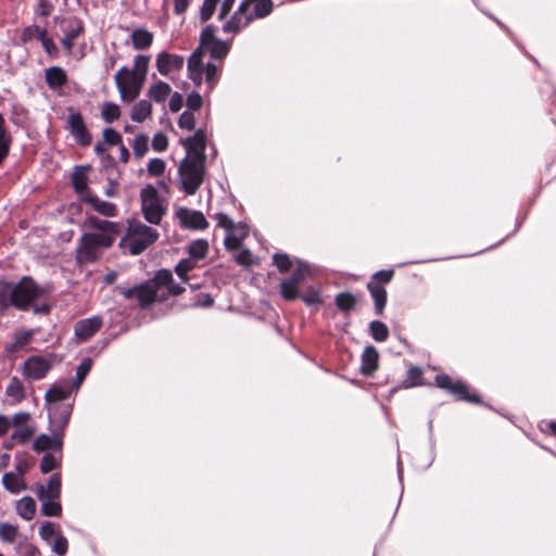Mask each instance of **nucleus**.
Listing matches in <instances>:
<instances>
[{"label":"nucleus","instance_id":"nucleus-1","mask_svg":"<svg viewBox=\"0 0 556 556\" xmlns=\"http://www.w3.org/2000/svg\"><path fill=\"white\" fill-rule=\"evenodd\" d=\"M87 224L98 232H88L80 237L76 249V260L79 264L98 261L102 250L111 248L119 233V226L113 222L91 216L88 217Z\"/></svg>","mask_w":556,"mask_h":556},{"label":"nucleus","instance_id":"nucleus-2","mask_svg":"<svg viewBox=\"0 0 556 556\" xmlns=\"http://www.w3.org/2000/svg\"><path fill=\"white\" fill-rule=\"evenodd\" d=\"M149 63L150 56L137 55L131 70L122 66L116 72L114 80L122 101L131 102L139 97L147 78Z\"/></svg>","mask_w":556,"mask_h":556},{"label":"nucleus","instance_id":"nucleus-3","mask_svg":"<svg viewBox=\"0 0 556 556\" xmlns=\"http://www.w3.org/2000/svg\"><path fill=\"white\" fill-rule=\"evenodd\" d=\"M205 157L186 155L178 168L180 188L187 194H194L204 180Z\"/></svg>","mask_w":556,"mask_h":556},{"label":"nucleus","instance_id":"nucleus-4","mask_svg":"<svg viewBox=\"0 0 556 556\" xmlns=\"http://www.w3.org/2000/svg\"><path fill=\"white\" fill-rule=\"evenodd\" d=\"M157 237L159 233L155 229L140 222H131L122 244L128 249L131 255H138L156 241Z\"/></svg>","mask_w":556,"mask_h":556},{"label":"nucleus","instance_id":"nucleus-5","mask_svg":"<svg viewBox=\"0 0 556 556\" xmlns=\"http://www.w3.org/2000/svg\"><path fill=\"white\" fill-rule=\"evenodd\" d=\"M204 52L197 49L188 60L189 78L200 86L202 83V75L205 74V81L208 89L212 90L218 80V74L222 71V64L216 62H203Z\"/></svg>","mask_w":556,"mask_h":556},{"label":"nucleus","instance_id":"nucleus-6","mask_svg":"<svg viewBox=\"0 0 556 556\" xmlns=\"http://www.w3.org/2000/svg\"><path fill=\"white\" fill-rule=\"evenodd\" d=\"M117 290L126 299H136L141 308L149 307L155 301L163 302L166 300V294L160 292L155 276L140 285L132 288H121Z\"/></svg>","mask_w":556,"mask_h":556},{"label":"nucleus","instance_id":"nucleus-7","mask_svg":"<svg viewBox=\"0 0 556 556\" xmlns=\"http://www.w3.org/2000/svg\"><path fill=\"white\" fill-rule=\"evenodd\" d=\"M42 293L43 290L31 279L24 278L11 291L10 302L18 309H26L35 300L39 299Z\"/></svg>","mask_w":556,"mask_h":556},{"label":"nucleus","instance_id":"nucleus-8","mask_svg":"<svg viewBox=\"0 0 556 556\" xmlns=\"http://www.w3.org/2000/svg\"><path fill=\"white\" fill-rule=\"evenodd\" d=\"M141 210L144 218L154 225H159L165 214L159 193L153 186H147L140 192Z\"/></svg>","mask_w":556,"mask_h":556},{"label":"nucleus","instance_id":"nucleus-9","mask_svg":"<svg viewBox=\"0 0 556 556\" xmlns=\"http://www.w3.org/2000/svg\"><path fill=\"white\" fill-rule=\"evenodd\" d=\"M216 28L212 25L206 26L200 36V49L201 51L207 50L216 63L222 64V60L228 54L230 50V43L228 41L220 40L215 36Z\"/></svg>","mask_w":556,"mask_h":556},{"label":"nucleus","instance_id":"nucleus-10","mask_svg":"<svg viewBox=\"0 0 556 556\" xmlns=\"http://www.w3.org/2000/svg\"><path fill=\"white\" fill-rule=\"evenodd\" d=\"M274 3L271 0H243L239 5V13H244L247 21L255 18H264L273 11Z\"/></svg>","mask_w":556,"mask_h":556},{"label":"nucleus","instance_id":"nucleus-11","mask_svg":"<svg viewBox=\"0 0 556 556\" xmlns=\"http://www.w3.org/2000/svg\"><path fill=\"white\" fill-rule=\"evenodd\" d=\"M66 127L79 144L89 146L91 143V135L86 127L81 113L70 110Z\"/></svg>","mask_w":556,"mask_h":556},{"label":"nucleus","instance_id":"nucleus-12","mask_svg":"<svg viewBox=\"0 0 556 556\" xmlns=\"http://www.w3.org/2000/svg\"><path fill=\"white\" fill-rule=\"evenodd\" d=\"M72 414L70 404H54L49 407V420L52 432H59L63 435Z\"/></svg>","mask_w":556,"mask_h":556},{"label":"nucleus","instance_id":"nucleus-13","mask_svg":"<svg viewBox=\"0 0 556 556\" xmlns=\"http://www.w3.org/2000/svg\"><path fill=\"white\" fill-rule=\"evenodd\" d=\"M51 369V362L42 356H31L23 366V374L30 380H40Z\"/></svg>","mask_w":556,"mask_h":556},{"label":"nucleus","instance_id":"nucleus-14","mask_svg":"<svg viewBox=\"0 0 556 556\" xmlns=\"http://www.w3.org/2000/svg\"><path fill=\"white\" fill-rule=\"evenodd\" d=\"M73 390H76L72 384V380H63L60 383L53 384L45 394L46 402L52 406L54 404H62L61 402L66 400Z\"/></svg>","mask_w":556,"mask_h":556},{"label":"nucleus","instance_id":"nucleus-15","mask_svg":"<svg viewBox=\"0 0 556 556\" xmlns=\"http://www.w3.org/2000/svg\"><path fill=\"white\" fill-rule=\"evenodd\" d=\"M184 63L182 56L167 52H161L156 58V68L163 76H167L174 71H180Z\"/></svg>","mask_w":556,"mask_h":556},{"label":"nucleus","instance_id":"nucleus-16","mask_svg":"<svg viewBox=\"0 0 556 556\" xmlns=\"http://www.w3.org/2000/svg\"><path fill=\"white\" fill-rule=\"evenodd\" d=\"M180 142L185 147L187 155L205 157L206 135L204 130L198 129L192 136L182 139Z\"/></svg>","mask_w":556,"mask_h":556},{"label":"nucleus","instance_id":"nucleus-17","mask_svg":"<svg viewBox=\"0 0 556 556\" xmlns=\"http://www.w3.org/2000/svg\"><path fill=\"white\" fill-rule=\"evenodd\" d=\"M63 447V435L59 432H52V435L40 434L36 438L33 443V448L36 452H45L48 450H54L61 453Z\"/></svg>","mask_w":556,"mask_h":556},{"label":"nucleus","instance_id":"nucleus-18","mask_svg":"<svg viewBox=\"0 0 556 556\" xmlns=\"http://www.w3.org/2000/svg\"><path fill=\"white\" fill-rule=\"evenodd\" d=\"M177 216L180 223L188 228L205 229L208 226L205 216L200 211H192L184 207L177 212Z\"/></svg>","mask_w":556,"mask_h":556},{"label":"nucleus","instance_id":"nucleus-19","mask_svg":"<svg viewBox=\"0 0 556 556\" xmlns=\"http://www.w3.org/2000/svg\"><path fill=\"white\" fill-rule=\"evenodd\" d=\"M102 326V318L93 316L81 319L75 325V334L80 341H86L92 337Z\"/></svg>","mask_w":556,"mask_h":556},{"label":"nucleus","instance_id":"nucleus-20","mask_svg":"<svg viewBox=\"0 0 556 556\" xmlns=\"http://www.w3.org/2000/svg\"><path fill=\"white\" fill-rule=\"evenodd\" d=\"M155 281L157 282L160 291L163 288L167 289V292H163L166 294V299L168 295H180L185 291L184 287L174 282L173 275L168 269H160L155 274Z\"/></svg>","mask_w":556,"mask_h":556},{"label":"nucleus","instance_id":"nucleus-21","mask_svg":"<svg viewBox=\"0 0 556 556\" xmlns=\"http://www.w3.org/2000/svg\"><path fill=\"white\" fill-rule=\"evenodd\" d=\"M249 236V228L245 224H233L225 238V247L229 251L240 248L243 240Z\"/></svg>","mask_w":556,"mask_h":556},{"label":"nucleus","instance_id":"nucleus-22","mask_svg":"<svg viewBox=\"0 0 556 556\" xmlns=\"http://www.w3.org/2000/svg\"><path fill=\"white\" fill-rule=\"evenodd\" d=\"M61 495V477L60 475H53L47 485L39 484L37 486V497L42 498H59Z\"/></svg>","mask_w":556,"mask_h":556},{"label":"nucleus","instance_id":"nucleus-23","mask_svg":"<svg viewBox=\"0 0 556 556\" xmlns=\"http://www.w3.org/2000/svg\"><path fill=\"white\" fill-rule=\"evenodd\" d=\"M84 33V25L80 21H71L67 28L64 30V36L61 40L63 48L71 53L74 47V41Z\"/></svg>","mask_w":556,"mask_h":556},{"label":"nucleus","instance_id":"nucleus-24","mask_svg":"<svg viewBox=\"0 0 556 556\" xmlns=\"http://www.w3.org/2000/svg\"><path fill=\"white\" fill-rule=\"evenodd\" d=\"M83 200L90 204L94 211H97L99 214L112 217L115 216L117 213L116 205L112 202H108L104 200L99 199L97 195L87 193Z\"/></svg>","mask_w":556,"mask_h":556},{"label":"nucleus","instance_id":"nucleus-25","mask_svg":"<svg viewBox=\"0 0 556 556\" xmlns=\"http://www.w3.org/2000/svg\"><path fill=\"white\" fill-rule=\"evenodd\" d=\"M379 354L374 346H366L362 354L361 372L365 376L372 375L378 368Z\"/></svg>","mask_w":556,"mask_h":556},{"label":"nucleus","instance_id":"nucleus-26","mask_svg":"<svg viewBox=\"0 0 556 556\" xmlns=\"http://www.w3.org/2000/svg\"><path fill=\"white\" fill-rule=\"evenodd\" d=\"M67 80L65 71L60 66H52L46 70V81L51 89L62 88Z\"/></svg>","mask_w":556,"mask_h":556},{"label":"nucleus","instance_id":"nucleus-27","mask_svg":"<svg viewBox=\"0 0 556 556\" xmlns=\"http://www.w3.org/2000/svg\"><path fill=\"white\" fill-rule=\"evenodd\" d=\"M5 396L11 404H17L25 399V390L22 381L13 377L5 389Z\"/></svg>","mask_w":556,"mask_h":556},{"label":"nucleus","instance_id":"nucleus-28","mask_svg":"<svg viewBox=\"0 0 556 556\" xmlns=\"http://www.w3.org/2000/svg\"><path fill=\"white\" fill-rule=\"evenodd\" d=\"M367 288L375 302L376 313L381 315L387 303V290L379 283H368Z\"/></svg>","mask_w":556,"mask_h":556},{"label":"nucleus","instance_id":"nucleus-29","mask_svg":"<svg viewBox=\"0 0 556 556\" xmlns=\"http://www.w3.org/2000/svg\"><path fill=\"white\" fill-rule=\"evenodd\" d=\"M250 21H247L244 13H239V9L233 13L230 20H228L224 26L223 31L225 34H238L241 29L247 27Z\"/></svg>","mask_w":556,"mask_h":556},{"label":"nucleus","instance_id":"nucleus-30","mask_svg":"<svg viewBox=\"0 0 556 556\" xmlns=\"http://www.w3.org/2000/svg\"><path fill=\"white\" fill-rule=\"evenodd\" d=\"M2 483L4 488L13 494H17L27 488L24 478L20 475H15L14 472L4 473L2 477Z\"/></svg>","mask_w":556,"mask_h":556},{"label":"nucleus","instance_id":"nucleus-31","mask_svg":"<svg viewBox=\"0 0 556 556\" xmlns=\"http://www.w3.org/2000/svg\"><path fill=\"white\" fill-rule=\"evenodd\" d=\"M153 41V34L147 29H135L131 34L132 47L136 50H143L149 48Z\"/></svg>","mask_w":556,"mask_h":556},{"label":"nucleus","instance_id":"nucleus-32","mask_svg":"<svg viewBox=\"0 0 556 556\" xmlns=\"http://www.w3.org/2000/svg\"><path fill=\"white\" fill-rule=\"evenodd\" d=\"M172 88L167 83L159 80L150 86L148 96L155 102H164L170 94Z\"/></svg>","mask_w":556,"mask_h":556},{"label":"nucleus","instance_id":"nucleus-33","mask_svg":"<svg viewBox=\"0 0 556 556\" xmlns=\"http://www.w3.org/2000/svg\"><path fill=\"white\" fill-rule=\"evenodd\" d=\"M152 114V105L147 100L137 102L130 112V118L136 123H142Z\"/></svg>","mask_w":556,"mask_h":556},{"label":"nucleus","instance_id":"nucleus-34","mask_svg":"<svg viewBox=\"0 0 556 556\" xmlns=\"http://www.w3.org/2000/svg\"><path fill=\"white\" fill-rule=\"evenodd\" d=\"M17 514L25 520H31L36 514V503L30 496L22 497L16 504Z\"/></svg>","mask_w":556,"mask_h":556},{"label":"nucleus","instance_id":"nucleus-35","mask_svg":"<svg viewBox=\"0 0 556 556\" xmlns=\"http://www.w3.org/2000/svg\"><path fill=\"white\" fill-rule=\"evenodd\" d=\"M208 252V242L204 239H198L192 241L188 247V253L190 257L197 261L203 260Z\"/></svg>","mask_w":556,"mask_h":556},{"label":"nucleus","instance_id":"nucleus-36","mask_svg":"<svg viewBox=\"0 0 556 556\" xmlns=\"http://www.w3.org/2000/svg\"><path fill=\"white\" fill-rule=\"evenodd\" d=\"M198 261L193 257H187L181 260L176 266L175 271L178 277L184 281L188 282L189 276L188 273L197 267Z\"/></svg>","mask_w":556,"mask_h":556},{"label":"nucleus","instance_id":"nucleus-37","mask_svg":"<svg viewBox=\"0 0 556 556\" xmlns=\"http://www.w3.org/2000/svg\"><path fill=\"white\" fill-rule=\"evenodd\" d=\"M450 392L456 395L459 400L472 403L479 402V396L476 394H470L468 387L462 381H455Z\"/></svg>","mask_w":556,"mask_h":556},{"label":"nucleus","instance_id":"nucleus-38","mask_svg":"<svg viewBox=\"0 0 556 556\" xmlns=\"http://www.w3.org/2000/svg\"><path fill=\"white\" fill-rule=\"evenodd\" d=\"M72 184L75 191L79 193L83 198L87 193H90L88 191L87 176L83 170L77 169L72 174Z\"/></svg>","mask_w":556,"mask_h":556},{"label":"nucleus","instance_id":"nucleus-39","mask_svg":"<svg viewBox=\"0 0 556 556\" xmlns=\"http://www.w3.org/2000/svg\"><path fill=\"white\" fill-rule=\"evenodd\" d=\"M62 452L59 455L47 453L42 456L40 462V470L43 473H48L54 469H56L61 464Z\"/></svg>","mask_w":556,"mask_h":556},{"label":"nucleus","instance_id":"nucleus-40","mask_svg":"<svg viewBox=\"0 0 556 556\" xmlns=\"http://www.w3.org/2000/svg\"><path fill=\"white\" fill-rule=\"evenodd\" d=\"M59 498H42L41 501V513L45 516L59 517L62 514V506Z\"/></svg>","mask_w":556,"mask_h":556},{"label":"nucleus","instance_id":"nucleus-41","mask_svg":"<svg viewBox=\"0 0 556 556\" xmlns=\"http://www.w3.org/2000/svg\"><path fill=\"white\" fill-rule=\"evenodd\" d=\"M101 117L106 123H112L121 117V109L116 103L104 102L101 108Z\"/></svg>","mask_w":556,"mask_h":556},{"label":"nucleus","instance_id":"nucleus-42","mask_svg":"<svg viewBox=\"0 0 556 556\" xmlns=\"http://www.w3.org/2000/svg\"><path fill=\"white\" fill-rule=\"evenodd\" d=\"M369 331H370V334L374 338V340H376L378 342H383L389 337L388 327L386 326V324H383L380 320L371 321L369 325Z\"/></svg>","mask_w":556,"mask_h":556},{"label":"nucleus","instance_id":"nucleus-43","mask_svg":"<svg viewBox=\"0 0 556 556\" xmlns=\"http://www.w3.org/2000/svg\"><path fill=\"white\" fill-rule=\"evenodd\" d=\"M91 366H92V361L89 357L84 358L81 361V363L78 365L77 370H76L75 381H72V384L75 387L76 390L83 383L84 379L90 371Z\"/></svg>","mask_w":556,"mask_h":556},{"label":"nucleus","instance_id":"nucleus-44","mask_svg":"<svg viewBox=\"0 0 556 556\" xmlns=\"http://www.w3.org/2000/svg\"><path fill=\"white\" fill-rule=\"evenodd\" d=\"M356 304V298L350 292L339 293L336 296V305L340 311L349 312Z\"/></svg>","mask_w":556,"mask_h":556},{"label":"nucleus","instance_id":"nucleus-45","mask_svg":"<svg viewBox=\"0 0 556 556\" xmlns=\"http://www.w3.org/2000/svg\"><path fill=\"white\" fill-rule=\"evenodd\" d=\"M299 285L290 281L289 279H285L280 283V293L282 298L287 301H291L298 298L299 295Z\"/></svg>","mask_w":556,"mask_h":556},{"label":"nucleus","instance_id":"nucleus-46","mask_svg":"<svg viewBox=\"0 0 556 556\" xmlns=\"http://www.w3.org/2000/svg\"><path fill=\"white\" fill-rule=\"evenodd\" d=\"M35 433V427L30 425H26L20 428H16L12 433V440L18 443L27 442Z\"/></svg>","mask_w":556,"mask_h":556},{"label":"nucleus","instance_id":"nucleus-47","mask_svg":"<svg viewBox=\"0 0 556 556\" xmlns=\"http://www.w3.org/2000/svg\"><path fill=\"white\" fill-rule=\"evenodd\" d=\"M149 149V138L146 135H138L134 139L132 150L137 157H142Z\"/></svg>","mask_w":556,"mask_h":556},{"label":"nucleus","instance_id":"nucleus-48","mask_svg":"<svg viewBox=\"0 0 556 556\" xmlns=\"http://www.w3.org/2000/svg\"><path fill=\"white\" fill-rule=\"evenodd\" d=\"M17 527L11 523L0 525V539L7 543H13L17 536Z\"/></svg>","mask_w":556,"mask_h":556},{"label":"nucleus","instance_id":"nucleus-49","mask_svg":"<svg viewBox=\"0 0 556 556\" xmlns=\"http://www.w3.org/2000/svg\"><path fill=\"white\" fill-rule=\"evenodd\" d=\"M46 34H47V31H46L45 28H41L38 25H30V26H28V27H26L24 29L23 35H22V39L24 41H28V40H31V39L41 40V39H43V36Z\"/></svg>","mask_w":556,"mask_h":556},{"label":"nucleus","instance_id":"nucleus-50","mask_svg":"<svg viewBox=\"0 0 556 556\" xmlns=\"http://www.w3.org/2000/svg\"><path fill=\"white\" fill-rule=\"evenodd\" d=\"M219 1L220 0H204L200 9V18L202 22H206L213 16Z\"/></svg>","mask_w":556,"mask_h":556},{"label":"nucleus","instance_id":"nucleus-51","mask_svg":"<svg viewBox=\"0 0 556 556\" xmlns=\"http://www.w3.org/2000/svg\"><path fill=\"white\" fill-rule=\"evenodd\" d=\"M178 126L182 129L192 130L195 126V118L192 111H185L180 114Z\"/></svg>","mask_w":556,"mask_h":556},{"label":"nucleus","instance_id":"nucleus-52","mask_svg":"<svg viewBox=\"0 0 556 556\" xmlns=\"http://www.w3.org/2000/svg\"><path fill=\"white\" fill-rule=\"evenodd\" d=\"M307 274H308V266L306 264L299 262L298 267L294 269L291 277L288 279L300 286V283L305 280Z\"/></svg>","mask_w":556,"mask_h":556},{"label":"nucleus","instance_id":"nucleus-53","mask_svg":"<svg viewBox=\"0 0 556 556\" xmlns=\"http://www.w3.org/2000/svg\"><path fill=\"white\" fill-rule=\"evenodd\" d=\"M103 140L110 146H119L122 143V136L113 128H105L103 130Z\"/></svg>","mask_w":556,"mask_h":556},{"label":"nucleus","instance_id":"nucleus-54","mask_svg":"<svg viewBox=\"0 0 556 556\" xmlns=\"http://www.w3.org/2000/svg\"><path fill=\"white\" fill-rule=\"evenodd\" d=\"M147 169L151 176H160L165 170V162L159 157L152 159L150 160Z\"/></svg>","mask_w":556,"mask_h":556},{"label":"nucleus","instance_id":"nucleus-55","mask_svg":"<svg viewBox=\"0 0 556 556\" xmlns=\"http://www.w3.org/2000/svg\"><path fill=\"white\" fill-rule=\"evenodd\" d=\"M274 264L281 273L288 271L292 267V262L287 254L277 253L274 255Z\"/></svg>","mask_w":556,"mask_h":556},{"label":"nucleus","instance_id":"nucleus-56","mask_svg":"<svg viewBox=\"0 0 556 556\" xmlns=\"http://www.w3.org/2000/svg\"><path fill=\"white\" fill-rule=\"evenodd\" d=\"M67 548H68V543H67L66 538L63 536L62 534L58 533L55 535V539H54V542H53V545H52L53 552L55 554L62 556V555L66 554Z\"/></svg>","mask_w":556,"mask_h":556},{"label":"nucleus","instance_id":"nucleus-57","mask_svg":"<svg viewBox=\"0 0 556 556\" xmlns=\"http://www.w3.org/2000/svg\"><path fill=\"white\" fill-rule=\"evenodd\" d=\"M168 140L163 132H157L152 139V148L156 152H163L167 149Z\"/></svg>","mask_w":556,"mask_h":556},{"label":"nucleus","instance_id":"nucleus-58","mask_svg":"<svg viewBox=\"0 0 556 556\" xmlns=\"http://www.w3.org/2000/svg\"><path fill=\"white\" fill-rule=\"evenodd\" d=\"M30 419V414L21 412L16 413L12 416L10 420V426H13L15 429L28 425Z\"/></svg>","mask_w":556,"mask_h":556},{"label":"nucleus","instance_id":"nucleus-59","mask_svg":"<svg viewBox=\"0 0 556 556\" xmlns=\"http://www.w3.org/2000/svg\"><path fill=\"white\" fill-rule=\"evenodd\" d=\"M393 275H394L393 270L377 271L372 277V281H370L369 283H379L381 286L387 285L393 278Z\"/></svg>","mask_w":556,"mask_h":556},{"label":"nucleus","instance_id":"nucleus-60","mask_svg":"<svg viewBox=\"0 0 556 556\" xmlns=\"http://www.w3.org/2000/svg\"><path fill=\"white\" fill-rule=\"evenodd\" d=\"M39 534L43 541L50 542L52 536L56 535L54 525L50 521L43 522L39 529Z\"/></svg>","mask_w":556,"mask_h":556},{"label":"nucleus","instance_id":"nucleus-61","mask_svg":"<svg viewBox=\"0 0 556 556\" xmlns=\"http://www.w3.org/2000/svg\"><path fill=\"white\" fill-rule=\"evenodd\" d=\"M203 103L202 97L198 92H192L187 98V108L189 111H198Z\"/></svg>","mask_w":556,"mask_h":556},{"label":"nucleus","instance_id":"nucleus-62","mask_svg":"<svg viewBox=\"0 0 556 556\" xmlns=\"http://www.w3.org/2000/svg\"><path fill=\"white\" fill-rule=\"evenodd\" d=\"M421 376H422V371L419 367H412L407 374V380H408L407 387H414V386L419 384Z\"/></svg>","mask_w":556,"mask_h":556},{"label":"nucleus","instance_id":"nucleus-63","mask_svg":"<svg viewBox=\"0 0 556 556\" xmlns=\"http://www.w3.org/2000/svg\"><path fill=\"white\" fill-rule=\"evenodd\" d=\"M215 219L217 222V225L222 228H224L226 230V232H228L230 230V228H232L233 226V222L231 220V218L224 214V213H218L215 215Z\"/></svg>","mask_w":556,"mask_h":556},{"label":"nucleus","instance_id":"nucleus-64","mask_svg":"<svg viewBox=\"0 0 556 556\" xmlns=\"http://www.w3.org/2000/svg\"><path fill=\"white\" fill-rule=\"evenodd\" d=\"M235 260L239 265L249 266L252 263V254L248 249H243L235 256Z\"/></svg>","mask_w":556,"mask_h":556}]
</instances>
